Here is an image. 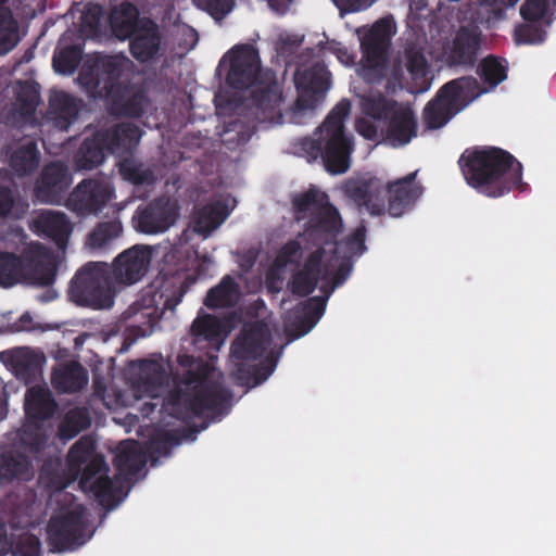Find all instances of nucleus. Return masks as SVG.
Listing matches in <instances>:
<instances>
[{"instance_id":"nucleus-44","label":"nucleus","mask_w":556,"mask_h":556,"mask_svg":"<svg viewBox=\"0 0 556 556\" xmlns=\"http://www.w3.org/2000/svg\"><path fill=\"white\" fill-rule=\"evenodd\" d=\"M91 425V417L87 407H74L63 417L59 426V435L62 440H71Z\"/></svg>"},{"instance_id":"nucleus-38","label":"nucleus","mask_w":556,"mask_h":556,"mask_svg":"<svg viewBox=\"0 0 556 556\" xmlns=\"http://www.w3.org/2000/svg\"><path fill=\"white\" fill-rule=\"evenodd\" d=\"M40 154L36 141L27 139L12 152L10 166L17 176L24 177L33 174L38 168Z\"/></svg>"},{"instance_id":"nucleus-8","label":"nucleus","mask_w":556,"mask_h":556,"mask_svg":"<svg viewBox=\"0 0 556 556\" xmlns=\"http://www.w3.org/2000/svg\"><path fill=\"white\" fill-rule=\"evenodd\" d=\"M110 265L102 262H88L71 280L70 299L79 306L92 308L111 307L116 287L111 278Z\"/></svg>"},{"instance_id":"nucleus-32","label":"nucleus","mask_w":556,"mask_h":556,"mask_svg":"<svg viewBox=\"0 0 556 556\" xmlns=\"http://www.w3.org/2000/svg\"><path fill=\"white\" fill-rule=\"evenodd\" d=\"M80 106L81 101L72 94L64 91L55 92L49 102L53 125L58 129L66 131L77 119Z\"/></svg>"},{"instance_id":"nucleus-21","label":"nucleus","mask_w":556,"mask_h":556,"mask_svg":"<svg viewBox=\"0 0 556 556\" xmlns=\"http://www.w3.org/2000/svg\"><path fill=\"white\" fill-rule=\"evenodd\" d=\"M386 142L390 146L403 147L417 136V118L408 105L401 104L384 122L382 130Z\"/></svg>"},{"instance_id":"nucleus-63","label":"nucleus","mask_w":556,"mask_h":556,"mask_svg":"<svg viewBox=\"0 0 556 556\" xmlns=\"http://www.w3.org/2000/svg\"><path fill=\"white\" fill-rule=\"evenodd\" d=\"M48 438L42 433H37L34 438H22V442L29 447L34 453H39L43 450Z\"/></svg>"},{"instance_id":"nucleus-58","label":"nucleus","mask_w":556,"mask_h":556,"mask_svg":"<svg viewBox=\"0 0 556 556\" xmlns=\"http://www.w3.org/2000/svg\"><path fill=\"white\" fill-rule=\"evenodd\" d=\"M365 239L366 227L364 225H361L356 227L353 230V232L345 238L344 244L346 245V249L351 254L359 255L366 250Z\"/></svg>"},{"instance_id":"nucleus-54","label":"nucleus","mask_w":556,"mask_h":556,"mask_svg":"<svg viewBox=\"0 0 556 556\" xmlns=\"http://www.w3.org/2000/svg\"><path fill=\"white\" fill-rule=\"evenodd\" d=\"M536 23L527 22L515 28L514 37L518 45H538L545 40L546 31Z\"/></svg>"},{"instance_id":"nucleus-43","label":"nucleus","mask_w":556,"mask_h":556,"mask_svg":"<svg viewBox=\"0 0 556 556\" xmlns=\"http://www.w3.org/2000/svg\"><path fill=\"white\" fill-rule=\"evenodd\" d=\"M361 104L366 116L379 122H386L401 105L396 100L381 92L363 97Z\"/></svg>"},{"instance_id":"nucleus-20","label":"nucleus","mask_w":556,"mask_h":556,"mask_svg":"<svg viewBox=\"0 0 556 556\" xmlns=\"http://www.w3.org/2000/svg\"><path fill=\"white\" fill-rule=\"evenodd\" d=\"M271 343L270 331L264 324L244 327L231 344V356L239 361H255Z\"/></svg>"},{"instance_id":"nucleus-6","label":"nucleus","mask_w":556,"mask_h":556,"mask_svg":"<svg viewBox=\"0 0 556 556\" xmlns=\"http://www.w3.org/2000/svg\"><path fill=\"white\" fill-rule=\"evenodd\" d=\"M71 472L80 473L79 485L91 492L100 503L114 500L117 486L108 476L110 470L105 458L96 453V441L84 435L70 448L66 456Z\"/></svg>"},{"instance_id":"nucleus-27","label":"nucleus","mask_w":556,"mask_h":556,"mask_svg":"<svg viewBox=\"0 0 556 556\" xmlns=\"http://www.w3.org/2000/svg\"><path fill=\"white\" fill-rule=\"evenodd\" d=\"M99 134L108 152L121 155L131 152L137 147L141 129L131 123H119Z\"/></svg>"},{"instance_id":"nucleus-48","label":"nucleus","mask_w":556,"mask_h":556,"mask_svg":"<svg viewBox=\"0 0 556 556\" xmlns=\"http://www.w3.org/2000/svg\"><path fill=\"white\" fill-rule=\"evenodd\" d=\"M123 231L122 223L117 219L102 222L88 236V244L91 248L100 249L119 237Z\"/></svg>"},{"instance_id":"nucleus-2","label":"nucleus","mask_w":556,"mask_h":556,"mask_svg":"<svg viewBox=\"0 0 556 556\" xmlns=\"http://www.w3.org/2000/svg\"><path fill=\"white\" fill-rule=\"evenodd\" d=\"M466 184L488 198H501L514 190L525 191L522 164L508 151L493 146L467 148L458 159Z\"/></svg>"},{"instance_id":"nucleus-36","label":"nucleus","mask_w":556,"mask_h":556,"mask_svg":"<svg viewBox=\"0 0 556 556\" xmlns=\"http://www.w3.org/2000/svg\"><path fill=\"white\" fill-rule=\"evenodd\" d=\"M106 153L108 150L97 131L81 142L74 156L75 165L78 169H93L103 163Z\"/></svg>"},{"instance_id":"nucleus-30","label":"nucleus","mask_w":556,"mask_h":556,"mask_svg":"<svg viewBox=\"0 0 556 556\" xmlns=\"http://www.w3.org/2000/svg\"><path fill=\"white\" fill-rule=\"evenodd\" d=\"M132 365L138 369V381L148 396L157 397L168 383L164 365L153 359H138Z\"/></svg>"},{"instance_id":"nucleus-52","label":"nucleus","mask_w":556,"mask_h":556,"mask_svg":"<svg viewBox=\"0 0 556 556\" xmlns=\"http://www.w3.org/2000/svg\"><path fill=\"white\" fill-rule=\"evenodd\" d=\"M303 257V247L299 239H292L286 242L277 252L274 260L276 269H285L289 265L299 266Z\"/></svg>"},{"instance_id":"nucleus-49","label":"nucleus","mask_w":556,"mask_h":556,"mask_svg":"<svg viewBox=\"0 0 556 556\" xmlns=\"http://www.w3.org/2000/svg\"><path fill=\"white\" fill-rule=\"evenodd\" d=\"M119 174L125 180L135 186L152 185L155 181L151 168L132 160H125L119 164Z\"/></svg>"},{"instance_id":"nucleus-40","label":"nucleus","mask_w":556,"mask_h":556,"mask_svg":"<svg viewBox=\"0 0 556 556\" xmlns=\"http://www.w3.org/2000/svg\"><path fill=\"white\" fill-rule=\"evenodd\" d=\"M228 215L227 206L222 202L206 204L194 215V231L206 236L222 225Z\"/></svg>"},{"instance_id":"nucleus-18","label":"nucleus","mask_w":556,"mask_h":556,"mask_svg":"<svg viewBox=\"0 0 556 556\" xmlns=\"http://www.w3.org/2000/svg\"><path fill=\"white\" fill-rule=\"evenodd\" d=\"M68 185L67 167L61 162H50L35 181L34 195L41 203L58 204Z\"/></svg>"},{"instance_id":"nucleus-28","label":"nucleus","mask_w":556,"mask_h":556,"mask_svg":"<svg viewBox=\"0 0 556 556\" xmlns=\"http://www.w3.org/2000/svg\"><path fill=\"white\" fill-rule=\"evenodd\" d=\"M33 477L34 468L28 456L14 450L0 454V486L13 481H29Z\"/></svg>"},{"instance_id":"nucleus-47","label":"nucleus","mask_w":556,"mask_h":556,"mask_svg":"<svg viewBox=\"0 0 556 556\" xmlns=\"http://www.w3.org/2000/svg\"><path fill=\"white\" fill-rule=\"evenodd\" d=\"M24 274V262L12 252H0V286L9 288L20 281Z\"/></svg>"},{"instance_id":"nucleus-13","label":"nucleus","mask_w":556,"mask_h":556,"mask_svg":"<svg viewBox=\"0 0 556 556\" xmlns=\"http://www.w3.org/2000/svg\"><path fill=\"white\" fill-rule=\"evenodd\" d=\"M114 197L110 182L98 179L81 180L70 193L66 207L78 217L98 215Z\"/></svg>"},{"instance_id":"nucleus-10","label":"nucleus","mask_w":556,"mask_h":556,"mask_svg":"<svg viewBox=\"0 0 556 556\" xmlns=\"http://www.w3.org/2000/svg\"><path fill=\"white\" fill-rule=\"evenodd\" d=\"M85 530V508L80 505L63 514L52 516L47 525L50 549L52 552H65L78 548L87 541Z\"/></svg>"},{"instance_id":"nucleus-7","label":"nucleus","mask_w":556,"mask_h":556,"mask_svg":"<svg viewBox=\"0 0 556 556\" xmlns=\"http://www.w3.org/2000/svg\"><path fill=\"white\" fill-rule=\"evenodd\" d=\"M483 92L484 89L472 76H463L445 83L424 108L425 126L431 130L442 128Z\"/></svg>"},{"instance_id":"nucleus-41","label":"nucleus","mask_w":556,"mask_h":556,"mask_svg":"<svg viewBox=\"0 0 556 556\" xmlns=\"http://www.w3.org/2000/svg\"><path fill=\"white\" fill-rule=\"evenodd\" d=\"M328 296L329 294L326 296H312L293 309L294 317L301 324L299 336L307 333L321 318L326 309Z\"/></svg>"},{"instance_id":"nucleus-50","label":"nucleus","mask_w":556,"mask_h":556,"mask_svg":"<svg viewBox=\"0 0 556 556\" xmlns=\"http://www.w3.org/2000/svg\"><path fill=\"white\" fill-rule=\"evenodd\" d=\"M17 43V25L12 12L0 7V53H7Z\"/></svg>"},{"instance_id":"nucleus-45","label":"nucleus","mask_w":556,"mask_h":556,"mask_svg":"<svg viewBox=\"0 0 556 556\" xmlns=\"http://www.w3.org/2000/svg\"><path fill=\"white\" fill-rule=\"evenodd\" d=\"M83 47L79 43L67 45L54 51L52 66L62 75H72L83 59Z\"/></svg>"},{"instance_id":"nucleus-55","label":"nucleus","mask_w":556,"mask_h":556,"mask_svg":"<svg viewBox=\"0 0 556 556\" xmlns=\"http://www.w3.org/2000/svg\"><path fill=\"white\" fill-rule=\"evenodd\" d=\"M549 8V0H526L520 8V15L526 22H540Z\"/></svg>"},{"instance_id":"nucleus-19","label":"nucleus","mask_w":556,"mask_h":556,"mask_svg":"<svg viewBox=\"0 0 556 556\" xmlns=\"http://www.w3.org/2000/svg\"><path fill=\"white\" fill-rule=\"evenodd\" d=\"M129 52L139 63H152L163 54V36L159 25L144 17L143 25L129 39Z\"/></svg>"},{"instance_id":"nucleus-56","label":"nucleus","mask_w":556,"mask_h":556,"mask_svg":"<svg viewBox=\"0 0 556 556\" xmlns=\"http://www.w3.org/2000/svg\"><path fill=\"white\" fill-rule=\"evenodd\" d=\"M214 20H223L233 8V0H194Z\"/></svg>"},{"instance_id":"nucleus-33","label":"nucleus","mask_w":556,"mask_h":556,"mask_svg":"<svg viewBox=\"0 0 556 556\" xmlns=\"http://www.w3.org/2000/svg\"><path fill=\"white\" fill-rule=\"evenodd\" d=\"M146 463V455L138 441L125 440L117 445L113 464L119 475L135 476Z\"/></svg>"},{"instance_id":"nucleus-23","label":"nucleus","mask_w":556,"mask_h":556,"mask_svg":"<svg viewBox=\"0 0 556 556\" xmlns=\"http://www.w3.org/2000/svg\"><path fill=\"white\" fill-rule=\"evenodd\" d=\"M252 93V103L263 115V119L281 118L279 106L282 102V90L277 81L276 73L267 70L265 80L260 83Z\"/></svg>"},{"instance_id":"nucleus-26","label":"nucleus","mask_w":556,"mask_h":556,"mask_svg":"<svg viewBox=\"0 0 556 556\" xmlns=\"http://www.w3.org/2000/svg\"><path fill=\"white\" fill-rule=\"evenodd\" d=\"M404 59L405 68L410 77V83L406 89L414 94L429 90L431 85L428 78L429 65L422 48L415 43H408L404 50Z\"/></svg>"},{"instance_id":"nucleus-51","label":"nucleus","mask_w":556,"mask_h":556,"mask_svg":"<svg viewBox=\"0 0 556 556\" xmlns=\"http://www.w3.org/2000/svg\"><path fill=\"white\" fill-rule=\"evenodd\" d=\"M277 359L274 356H268L260 365L247 368L244 364H240L236 370V378L241 383H248L251 377L255 384H258L266 380L275 370Z\"/></svg>"},{"instance_id":"nucleus-61","label":"nucleus","mask_w":556,"mask_h":556,"mask_svg":"<svg viewBox=\"0 0 556 556\" xmlns=\"http://www.w3.org/2000/svg\"><path fill=\"white\" fill-rule=\"evenodd\" d=\"M12 191L8 187L0 186V216L8 215L13 207Z\"/></svg>"},{"instance_id":"nucleus-5","label":"nucleus","mask_w":556,"mask_h":556,"mask_svg":"<svg viewBox=\"0 0 556 556\" xmlns=\"http://www.w3.org/2000/svg\"><path fill=\"white\" fill-rule=\"evenodd\" d=\"M186 291L185 282H165L161 291L142 294L121 316L128 337L136 340L150 336L167 311L174 313Z\"/></svg>"},{"instance_id":"nucleus-39","label":"nucleus","mask_w":556,"mask_h":556,"mask_svg":"<svg viewBox=\"0 0 556 556\" xmlns=\"http://www.w3.org/2000/svg\"><path fill=\"white\" fill-rule=\"evenodd\" d=\"M327 193L321 192L315 188H311L305 192L299 193L292 199V207L294 216L298 222L308 219L314 214L329 204Z\"/></svg>"},{"instance_id":"nucleus-34","label":"nucleus","mask_w":556,"mask_h":556,"mask_svg":"<svg viewBox=\"0 0 556 556\" xmlns=\"http://www.w3.org/2000/svg\"><path fill=\"white\" fill-rule=\"evenodd\" d=\"M56 407L49 389L37 386L27 390L24 408L29 419L45 421L54 415Z\"/></svg>"},{"instance_id":"nucleus-15","label":"nucleus","mask_w":556,"mask_h":556,"mask_svg":"<svg viewBox=\"0 0 556 556\" xmlns=\"http://www.w3.org/2000/svg\"><path fill=\"white\" fill-rule=\"evenodd\" d=\"M394 34L393 22L388 18L377 21L361 40L364 68L382 73L387 67L388 49Z\"/></svg>"},{"instance_id":"nucleus-17","label":"nucleus","mask_w":556,"mask_h":556,"mask_svg":"<svg viewBox=\"0 0 556 556\" xmlns=\"http://www.w3.org/2000/svg\"><path fill=\"white\" fill-rule=\"evenodd\" d=\"M178 216V208L169 198L160 197L144 207H138L134 216L135 228L146 235L165 232Z\"/></svg>"},{"instance_id":"nucleus-46","label":"nucleus","mask_w":556,"mask_h":556,"mask_svg":"<svg viewBox=\"0 0 556 556\" xmlns=\"http://www.w3.org/2000/svg\"><path fill=\"white\" fill-rule=\"evenodd\" d=\"M478 74L485 85L495 88L507 78V62L490 54L481 60Z\"/></svg>"},{"instance_id":"nucleus-3","label":"nucleus","mask_w":556,"mask_h":556,"mask_svg":"<svg viewBox=\"0 0 556 556\" xmlns=\"http://www.w3.org/2000/svg\"><path fill=\"white\" fill-rule=\"evenodd\" d=\"M124 64L125 60L119 56L88 61L83 65L77 80L89 98L108 100L116 114L138 118L144 114L149 100L143 89L119 81Z\"/></svg>"},{"instance_id":"nucleus-57","label":"nucleus","mask_w":556,"mask_h":556,"mask_svg":"<svg viewBox=\"0 0 556 556\" xmlns=\"http://www.w3.org/2000/svg\"><path fill=\"white\" fill-rule=\"evenodd\" d=\"M41 543L38 536L31 533H23L20 535L14 554L22 556H40Z\"/></svg>"},{"instance_id":"nucleus-1","label":"nucleus","mask_w":556,"mask_h":556,"mask_svg":"<svg viewBox=\"0 0 556 556\" xmlns=\"http://www.w3.org/2000/svg\"><path fill=\"white\" fill-rule=\"evenodd\" d=\"M180 370L173 374L174 387L163 399L151 397L143 402L140 412L143 417H150L155 409L166 412L169 416L187 421L201 416L205 412L222 414L232 397L230 390L219 381H213L210 376L213 367L200 357L189 354L177 356Z\"/></svg>"},{"instance_id":"nucleus-24","label":"nucleus","mask_w":556,"mask_h":556,"mask_svg":"<svg viewBox=\"0 0 556 556\" xmlns=\"http://www.w3.org/2000/svg\"><path fill=\"white\" fill-rule=\"evenodd\" d=\"M324 249H315L306 257L303 267L292 274L288 289L295 295L306 296L314 292L321 275Z\"/></svg>"},{"instance_id":"nucleus-16","label":"nucleus","mask_w":556,"mask_h":556,"mask_svg":"<svg viewBox=\"0 0 556 556\" xmlns=\"http://www.w3.org/2000/svg\"><path fill=\"white\" fill-rule=\"evenodd\" d=\"M295 84L300 89L295 109L313 110L330 89L331 73L323 62H315L302 73H296Z\"/></svg>"},{"instance_id":"nucleus-42","label":"nucleus","mask_w":556,"mask_h":556,"mask_svg":"<svg viewBox=\"0 0 556 556\" xmlns=\"http://www.w3.org/2000/svg\"><path fill=\"white\" fill-rule=\"evenodd\" d=\"M223 326L220 320L211 314L198 316L191 325L193 343L206 342L210 345H218L222 342Z\"/></svg>"},{"instance_id":"nucleus-37","label":"nucleus","mask_w":556,"mask_h":556,"mask_svg":"<svg viewBox=\"0 0 556 556\" xmlns=\"http://www.w3.org/2000/svg\"><path fill=\"white\" fill-rule=\"evenodd\" d=\"M240 296V288L236 280L226 275L218 285L211 288L204 299V305L211 309L233 307Z\"/></svg>"},{"instance_id":"nucleus-29","label":"nucleus","mask_w":556,"mask_h":556,"mask_svg":"<svg viewBox=\"0 0 556 556\" xmlns=\"http://www.w3.org/2000/svg\"><path fill=\"white\" fill-rule=\"evenodd\" d=\"M480 35L472 28L462 26L453 40L450 61L452 64L472 66L480 50Z\"/></svg>"},{"instance_id":"nucleus-9","label":"nucleus","mask_w":556,"mask_h":556,"mask_svg":"<svg viewBox=\"0 0 556 556\" xmlns=\"http://www.w3.org/2000/svg\"><path fill=\"white\" fill-rule=\"evenodd\" d=\"M228 58L229 66L226 74V84L235 90H248L265 80L268 68H263L260 51L250 43L232 47L219 62L223 65Z\"/></svg>"},{"instance_id":"nucleus-35","label":"nucleus","mask_w":556,"mask_h":556,"mask_svg":"<svg viewBox=\"0 0 556 556\" xmlns=\"http://www.w3.org/2000/svg\"><path fill=\"white\" fill-rule=\"evenodd\" d=\"M51 381L61 393H74L83 390L88 382L85 368L78 362L67 363L52 372Z\"/></svg>"},{"instance_id":"nucleus-60","label":"nucleus","mask_w":556,"mask_h":556,"mask_svg":"<svg viewBox=\"0 0 556 556\" xmlns=\"http://www.w3.org/2000/svg\"><path fill=\"white\" fill-rule=\"evenodd\" d=\"M341 12H357L368 7L367 0H332Z\"/></svg>"},{"instance_id":"nucleus-22","label":"nucleus","mask_w":556,"mask_h":556,"mask_svg":"<svg viewBox=\"0 0 556 556\" xmlns=\"http://www.w3.org/2000/svg\"><path fill=\"white\" fill-rule=\"evenodd\" d=\"M416 176L417 170L387 184L386 191L389 193L388 213L391 216H402L421 195L422 187L415 184Z\"/></svg>"},{"instance_id":"nucleus-12","label":"nucleus","mask_w":556,"mask_h":556,"mask_svg":"<svg viewBox=\"0 0 556 556\" xmlns=\"http://www.w3.org/2000/svg\"><path fill=\"white\" fill-rule=\"evenodd\" d=\"M342 228V218L338 208L329 203L307 219L299 238L316 249L325 250L326 245H331L332 251L336 252Z\"/></svg>"},{"instance_id":"nucleus-14","label":"nucleus","mask_w":556,"mask_h":556,"mask_svg":"<svg viewBox=\"0 0 556 556\" xmlns=\"http://www.w3.org/2000/svg\"><path fill=\"white\" fill-rule=\"evenodd\" d=\"M153 251L150 245L135 244L119 253L110 266L115 287L131 286L140 281L148 273Z\"/></svg>"},{"instance_id":"nucleus-64","label":"nucleus","mask_w":556,"mask_h":556,"mask_svg":"<svg viewBox=\"0 0 556 556\" xmlns=\"http://www.w3.org/2000/svg\"><path fill=\"white\" fill-rule=\"evenodd\" d=\"M351 270L352 266L349 263H341L332 277V287L337 288L343 285L346 278L349 277Z\"/></svg>"},{"instance_id":"nucleus-11","label":"nucleus","mask_w":556,"mask_h":556,"mask_svg":"<svg viewBox=\"0 0 556 556\" xmlns=\"http://www.w3.org/2000/svg\"><path fill=\"white\" fill-rule=\"evenodd\" d=\"M342 190L359 211L365 210L372 216L386 212V186L380 178L369 173L351 177L343 184Z\"/></svg>"},{"instance_id":"nucleus-4","label":"nucleus","mask_w":556,"mask_h":556,"mask_svg":"<svg viewBox=\"0 0 556 556\" xmlns=\"http://www.w3.org/2000/svg\"><path fill=\"white\" fill-rule=\"evenodd\" d=\"M351 101L340 100L318 128L317 138H305L302 150L312 159H321L326 170L332 175L343 174L351 166L353 139L345 132L344 121L350 115Z\"/></svg>"},{"instance_id":"nucleus-25","label":"nucleus","mask_w":556,"mask_h":556,"mask_svg":"<svg viewBox=\"0 0 556 556\" xmlns=\"http://www.w3.org/2000/svg\"><path fill=\"white\" fill-rule=\"evenodd\" d=\"M34 224L37 231L53 241L59 249L66 248L73 227L65 213L51 210L42 211Z\"/></svg>"},{"instance_id":"nucleus-62","label":"nucleus","mask_w":556,"mask_h":556,"mask_svg":"<svg viewBox=\"0 0 556 556\" xmlns=\"http://www.w3.org/2000/svg\"><path fill=\"white\" fill-rule=\"evenodd\" d=\"M13 365L17 372H27L30 374L35 370L36 363L33 357L29 355H18L13 361Z\"/></svg>"},{"instance_id":"nucleus-53","label":"nucleus","mask_w":556,"mask_h":556,"mask_svg":"<svg viewBox=\"0 0 556 556\" xmlns=\"http://www.w3.org/2000/svg\"><path fill=\"white\" fill-rule=\"evenodd\" d=\"M102 7L98 3H88L80 15L79 31L88 38L98 36L100 33Z\"/></svg>"},{"instance_id":"nucleus-59","label":"nucleus","mask_w":556,"mask_h":556,"mask_svg":"<svg viewBox=\"0 0 556 556\" xmlns=\"http://www.w3.org/2000/svg\"><path fill=\"white\" fill-rule=\"evenodd\" d=\"M177 444H179V439L166 431L160 438H154L150 442V448L157 454L168 455L170 448Z\"/></svg>"},{"instance_id":"nucleus-31","label":"nucleus","mask_w":556,"mask_h":556,"mask_svg":"<svg viewBox=\"0 0 556 556\" xmlns=\"http://www.w3.org/2000/svg\"><path fill=\"white\" fill-rule=\"evenodd\" d=\"M143 22L144 17H140L139 10L130 2L122 3L110 16L112 33L122 41L135 36Z\"/></svg>"}]
</instances>
